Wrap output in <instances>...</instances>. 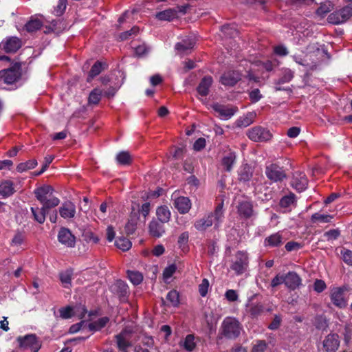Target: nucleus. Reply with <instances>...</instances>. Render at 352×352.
Instances as JSON below:
<instances>
[{"label":"nucleus","mask_w":352,"mask_h":352,"mask_svg":"<svg viewBox=\"0 0 352 352\" xmlns=\"http://www.w3.org/2000/svg\"><path fill=\"white\" fill-rule=\"evenodd\" d=\"M223 206V203L221 202L216 206L213 212L197 219L194 223L195 229L199 232L205 231L212 226L213 223H214V228H219L224 218Z\"/></svg>","instance_id":"f257e3e1"},{"label":"nucleus","mask_w":352,"mask_h":352,"mask_svg":"<svg viewBox=\"0 0 352 352\" xmlns=\"http://www.w3.org/2000/svg\"><path fill=\"white\" fill-rule=\"evenodd\" d=\"M242 327L234 318H226L221 327V335L227 339H235L240 335Z\"/></svg>","instance_id":"f03ea898"},{"label":"nucleus","mask_w":352,"mask_h":352,"mask_svg":"<svg viewBox=\"0 0 352 352\" xmlns=\"http://www.w3.org/2000/svg\"><path fill=\"white\" fill-rule=\"evenodd\" d=\"M249 266V256L247 252L239 250L235 254L230 264V270L236 275L244 274Z\"/></svg>","instance_id":"7ed1b4c3"},{"label":"nucleus","mask_w":352,"mask_h":352,"mask_svg":"<svg viewBox=\"0 0 352 352\" xmlns=\"http://www.w3.org/2000/svg\"><path fill=\"white\" fill-rule=\"evenodd\" d=\"M285 284V286H300L301 278L295 272H289L284 274H277L272 280L271 286H278Z\"/></svg>","instance_id":"20e7f679"},{"label":"nucleus","mask_w":352,"mask_h":352,"mask_svg":"<svg viewBox=\"0 0 352 352\" xmlns=\"http://www.w3.org/2000/svg\"><path fill=\"white\" fill-rule=\"evenodd\" d=\"M21 76V64L15 63L8 69L0 71V78L8 85L16 82Z\"/></svg>","instance_id":"39448f33"},{"label":"nucleus","mask_w":352,"mask_h":352,"mask_svg":"<svg viewBox=\"0 0 352 352\" xmlns=\"http://www.w3.org/2000/svg\"><path fill=\"white\" fill-rule=\"evenodd\" d=\"M247 135L254 142H266L272 137V134L269 129L261 126H254L249 129Z\"/></svg>","instance_id":"423d86ee"},{"label":"nucleus","mask_w":352,"mask_h":352,"mask_svg":"<svg viewBox=\"0 0 352 352\" xmlns=\"http://www.w3.org/2000/svg\"><path fill=\"white\" fill-rule=\"evenodd\" d=\"M352 16V7L346 6L339 10L331 13L327 18L329 23L340 24L346 21Z\"/></svg>","instance_id":"0eeeda50"},{"label":"nucleus","mask_w":352,"mask_h":352,"mask_svg":"<svg viewBox=\"0 0 352 352\" xmlns=\"http://www.w3.org/2000/svg\"><path fill=\"white\" fill-rule=\"evenodd\" d=\"M17 342L20 348L23 349H31L32 352H38L41 348V344L35 334H28L23 337H18Z\"/></svg>","instance_id":"6e6552de"},{"label":"nucleus","mask_w":352,"mask_h":352,"mask_svg":"<svg viewBox=\"0 0 352 352\" xmlns=\"http://www.w3.org/2000/svg\"><path fill=\"white\" fill-rule=\"evenodd\" d=\"M265 175L267 177L273 182H280L287 177L283 167H280L276 164H271L266 166Z\"/></svg>","instance_id":"1a4fd4ad"},{"label":"nucleus","mask_w":352,"mask_h":352,"mask_svg":"<svg viewBox=\"0 0 352 352\" xmlns=\"http://www.w3.org/2000/svg\"><path fill=\"white\" fill-rule=\"evenodd\" d=\"M58 240L61 244L68 248H74L76 245V236L69 229L65 227H62L59 230Z\"/></svg>","instance_id":"9d476101"},{"label":"nucleus","mask_w":352,"mask_h":352,"mask_svg":"<svg viewBox=\"0 0 352 352\" xmlns=\"http://www.w3.org/2000/svg\"><path fill=\"white\" fill-rule=\"evenodd\" d=\"M239 216L242 219H248L254 215L253 204L250 201H241L236 207Z\"/></svg>","instance_id":"9b49d317"},{"label":"nucleus","mask_w":352,"mask_h":352,"mask_svg":"<svg viewBox=\"0 0 352 352\" xmlns=\"http://www.w3.org/2000/svg\"><path fill=\"white\" fill-rule=\"evenodd\" d=\"M241 79V74L237 71H228L222 74L220 82L225 86L233 87Z\"/></svg>","instance_id":"f8f14e48"},{"label":"nucleus","mask_w":352,"mask_h":352,"mask_svg":"<svg viewBox=\"0 0 352 352\" xmlns=\"http://www.w3.org/2000/svg\"><path fill=\"white\" fill-rule=\"evenodd\" d=\"M1 47L6 53H14L21 47V41L16 36H11L1 43Z\"/></svg>","instance_id":"ddd939ff"},{"label":"nucleus","mask_w":352,"mask_h":352,"mask_svg":"<svg viewBox=\"0 0 352 352\" xmlns=\"http://www.w3.org/2000/svg\"><path fill=\"white\" fill-rule=\"evenodd\" d=\"M308 180L304 173L296 171L293 175L292 186L298 192H302L307 188Z\"/></svg>","instance_id":"4468645a"},{"label":"nucleus","mask_w":352,"mask_h":352,"mask_svg":"<svg viewBox=\"0 0 352 352\" xmlns=\"http://www.w3.org/2000/svg\"><path fill=\"white\" fill-rule=\"evenodd\" d=\"M323 347L327 352H336L340 346L339 336L330 333L323 340Z\"/></svg>","instance_id":"2eb2a0df"},{"label":"nucleus","mask_w":352,"mask_h":352,"mask_svg":"<svg viewBox=\"0 0 352 352\" xmlns=\"http://www.w3.org/2000/svg\"><path fill=\"white\" fill-rule=\"evenodd\" d=\"M195 44V39L191 36H186L175 45V50L184 54H188Z\"/></svg>","instance_id":"dca6fc26"},{"label":"nucleus","mask_w":352,"mask_h":352,"mask_svg":"<svg viewBox=\"0 0 352 352\" xmlns=\"http://www.w3.org/2000/svg\"><path fill=\"white\" fill-rule=\"evenodd\" d=\"M284 243L282 234L278 232L267 236L263 241L265 248H278Z\"/></svg>","instance_id":"f3484780"},{"label":"nucleus","mask_w":352,"mask_h":352,"mask_svg":"<svg viewBox=\"0 0 352 352\" xmlns=\"http://www.w3.org/2000/svg\"><path fill=\"white\" fill-rule=\"evenodd\" d=\"M173 205L180 214L188 212L191 208V201L188 197H179L174 200Z\"/></svg>","instance_id":"a211bd4d"},{"label":"nucleus","mask_w":352,"mask_h":352,"mask_svg":"<svg viewBox=\"0 0 352 352\" xmlns=\"http://www.w3.org/2000/svg\"><path fill=\"white\" fill-rule=\"evenodd\" d=\"M148 231L152 236L161 237L165 233L164 223L158 220H152L148 225Z\"/></svg>","instance_id":"6ab92c4d"},{"label":"nucleus","mask_w":352,"mask_h":352,"mask_svg":"<svg viewBox=\"0 0 352 352\" xmlns=\"http://www.w3.org/2000/svg\"><path fill=\"white\" fill-rule=\"evenodd\" d=\"M344 289L343 287H336L331 292V299L332 302L336 307L340 308L346 306V301L343 297Z\"/></svg>","instance_id":"aec40b11"},{"label":"nucleus","mask_w":352,"mask_h":352,"mask_svg":"<svg viewBox=\"0 0 352 352\" xmlns=\"http://www.w3.org/2000/svg\"><path fill=\"white\" fill-rule=\"evenodd\" d=\"M54 192V189L51 186L45 185L36 188L34 190V194L36 199L42 203L48 199Z\"/></svg>","instance_id":"412c9836"},{"label":"nucleus","mask_w":352,"mask_h":352,"mask_svg":"<svg viewBox=\"0 0 352 352\" xmlns=\"http://www.w3.org/2000/svg\"><path fill=\"white\" fill-rule=\"evenodd\" d=\"M59 213L63 219H72L76 214V206L71 201L65 202L59 208Z\"/></svg>","instance_id":"4be33fe9"},{"label":"nucleus","mask_w":352,"mask_h":352,"mask_svg":"<svg viewBox=\"0 0 352 352\" xmlns=\"http://www.w3.org/2000/svg\"><path fill=\"white\" fill-rule=\"evenodd\" d=\"M212 76H206L200 81L197 87V91L201 96H206L209 94V89L212 84Z\"/></svg>","instance_id":"5701e85b"},{"label":"nucleus","mask_w":352,"mask_h":352,"mask_svg":"<svg viewBox=\"0 0 352 352\" xmlns=\"http://www.w3.org/2000/svg\"><path fill=\"white\" fill-rule=\"evenodd\" d=\"M294 77V72L289 68L284 67L280 70V77L274 81L275 85L289 83Z\"/></svg>","instance_id":"b1692460"},{"label":"nucleus","mask_w":352,"mask_h":352,"mask_svg":"<svg viewBox=\"0 0 352 352\" xmlns=\"http://www.w3.org/2000/svg\"><path fill=\"white\" fill-rule=\"evenodd\" d=\"M211 107L214 111L226 119L230 118L236 111V109L228 108L219 103H214Z\"/></svg>","instance_id":"393cba45"},{"label":"nucleus","mask_w":352,"mask_h":352,"mask_svg":"<svg viewBox=\"0 0 352 352\" xmlns=\"http://www.w3.org/2000/svg\"><path fill=\"white\" fill-rule=\"evenodd\" d=\"M236 159L235 152L229 151L226 153L221 160V164L226 171L230 172L232 170V166L236 162Z\"/></svg>","instance_id":"a878e982"},{"label":"nucleus","mask_w":352,"mask_h":352,"mask_svg":"<svg viewBox=\"0 0 352 352\" xmlns=\"http://www.w3.org/2000/svg\"><path fill=\"white\" fill-rule=\"evenodd\" d=\"M138 219L139 215H138V213L135 212H131L128 222L124 227L125 232L128 236L135 233Z\"/></svg>","instance_id":"bb28decb"},{"label":"nucleus","mask_w":352,"mask_h":352,"mask_svg":"<svg viewBox=\"0 0 352 352\" xmlns=\"http://www.w3.org/2000/svg\"><path fill=\"white\" fill-rule=\"evenodd\" d=\"M107 67V65L99 60H97L91 67L88 77L87 79V82H91L96 76L99 75L102 71Z\"/></svg>","instance_id":"cd10ccee"},{"label":"nucleus","mask_w":352,"mask_h":352,"mask_svg":"<svg viewBox=\"0 0 352 352\" xmlns=\"http://www.w3.org/2000/svg\"><path fill=\"white\" fill-rule=\"evenodd\" d=\"M253 175L252 168L248 164H245L242 165L238 171L239 180L243 182H249Z\"/></svg>","instance_id":"c85d7f7f"},{"label":"nucleus","mask_w":352,"mask_h":352,"mask_svg":"<svg viewBox=\"0 0 352 352\" xmlns=\"http://www.w3.org/2000/svg\"><path fill=\"white\" fill-rule=\"evenodd\" d=\"M15 192L14 183L10 180H6L0 184V195L6 198L10 197Z\"/></svg>","instance_id":"c756f323"},{"label":"nucleus","mask_w":352,"mask_h":352,"mask_svg":"<svg viewBox=\"0 0 352 352\" xmlns=\"http://www.w3.org/2000/svg\"><path fill=\"white\" fill-rule=\"evenodd\" d=\"M43 23L41 20L31 16L30 20L25 24L23 30L28 33H34L41 28Z\"/></svg>","instance_id":"7c9ffc66"},{"label":"nucleus","mask_w":352,"mask_h":352,"mask_svg":"<svg viewBox=\"0 0 352 352\" xmlns=\"http://www.w3.org/2000/svg\"><path fill=\"white\" fill-rule=\"evenodd\" d=\"M157 19L160 21H171L176 18V11L173 8H168L163 11L157 12L155 14Z\"/></svg>","instance_id":"2f4dec72"},{"label":"nucleus","mask_w":352,"mask_h":352,"mask_svg":"<svg viewBox=\"0 0 352 352\" xmlns=\"http://www.w3.org/2000/svg\"><path fill=\"white\" fill-rule=\"evenodd\" d=\"M156 215L158 221L165 223L170 221L171 212L167 206H161L157 207Z\"/></svg>","instance_id":"473e14b6"},{"label":"nucleus","mask_w":352,"mask_h":352,"mask_svg":"<svg viewBox=\"0 0 352 352\" xmlns=\"http://www.w3.org/2000/svg\"><path fill=\"white\" fill-rule=\"evenodd\" d=\"M296 203V197L294 193L289 192L288 195L283 196L279 201L280 208L289 209L291 210V206Z\"/></svg>","instance_id":"72a5a7b5"},{"label":"nucleus","mask_w":352,"mask_h":352,"mask_svg":"<svg viewBox=\"0 0 352 352\" xmlns=\"http://www.w3.org/2000/svg\"><path fill=\"white\" fill-rule=\"evenodd\" d=\"M30 210L34 220L40 224H43L45 221L47 213L44 210H42V207H31Z\"/></svg>","instance_id":"f704fd0d"},{"label":"nucleus","mask_w":352,"mask_h":352,"mask_svg":"<svg viewBox=\"0 0 352 352\" xmlns=\"http://www.w3.org/2000/svg\"><path fill=\"white\" fill-rule=\"evenodd\" d=\"M116 161L122 166H129L132 163V157L128 151H121L116 155Z\"/></svg>","instance_id":"c9c22d12"},{"label":"nucleus","mask_w":352,"mask_h":352,"mask_svg":"<svg viewBox=\"0 0 352 352\" xmlns=\"http://www.w3.org/2000/svg\"><path fill=\"white\" fill-rule=\"evenodd\" d=\"M313 323L317 329L321 331H325L329 326L328 321L324 315L316 316Z\"/></svg>","instance_id":"e433bc0d"},{"label":"nucleus","mask_w":352,"mask_h":352,"mask_svg":"<svg viewBox=\"0 0 352 352\" xmlns=\"http://www.w3.org/2000/svg\"><path fill=\"white\" fill-rule=\"evenodd\" d=\"M109 318L108 317H103L101 318H99L98 320L94 321L93 322H91L88 324V328L90 331H99L109 322Z\"/></svg>","instance_id":"4c0bfd02"},{"label":"nucleus","mask_w":352,"mask_h":352,"mask_svg":"<svg viewBox=\"0 0 352 352\" xmlns=\"http://www.w3.org/2000/svg\"><path fill=\"white\" fill-rule=\"evenodd\" d=\"M127 277L133 285H140L143 280V275L138 271H127Z\"/></svg>","instance_id":"58836bf2"},{"label":"nucleus","mask_w":352,"mask_h":352,"mask_svg":"<svg viewBox=\"0 0 352 352\" xmlns=\"http://www.w3.org/2000/svg\"><path fill=\"white\" fill-rule=\"evenodd\" d=\"M38 163L36 160L32 159L25 162H21L16 166V170L19 173H23L28 170L32 169L37 166Z\"/></svg>","instance_id":"ea45409f"},{"label":"nucleus","mask_w":352,"mask_h":352,"mask_svg":"<svg viewBox=\"0 0 352 352\" xmlns=\"http://www.w3.org/2000/svg\"><path fill=\"white\" fill-rule=\"evenodd\" d=\"M59 203L60 199L58 197H52L45 200L41 204L43 205L42 210H44L47 213H48L51 208H55L59 204Z\"/></svg>","instance_id":"a19ab883"},{"label":"nucleus","mask_w":352,"mask_h":352,"mask_svg":"<svg viewBox=\"0 0 352 352\" xmlns=\"http://www.w3.org/2000/svg\"><path fill=\"white\" fill-rule=\"evenodd\" d=\"M255 114L252 112H249L244 117H241L237 120V126L240 127H247L250 125L254 118Z\"/></svg>","instance_id":"79ce46f5"},{"label":"nucleus","mask_w":352,"mask_h":352,"mask_svg":"<svg viewBox=\"0 0 352 352\" xmlns=\"http://www.w3.org/2000/svg\"><path fill=\"white\" fill-rule=\"evenodd\" d=\"M115 338L117 342V346L122 352H126L127 349L131 346V342L129 339L118 336H115Z\"/></svg>","instance_id":"37998d69"},{"label":"nucleus","mask_w":352,"mask_h":352,"mask_svg":"<svg viewBox=\"0 0 352 352\" xmlns=\"http://www.w3.org/2000/svg\"><path fill=\"white\" fill-rule=\"evenodd\" d=\"M333 217L329 214H321L316 212L311 215V220L313 223H329L331 222Z\"/></svg>","instance_id":"c03bdc74"},{"label":"nucleus","mask_w":352,"mask_h":352,"mask_svg":"<svg viewBox=\"0 0 352 352\" xmlns=\"http://www.w3.org/2000/svg\"><path fill=\"white\" fill-rule=\"evenodd\" d=\"M116 246L122 251H127L131 247V242L125 237H119L115 241Z\"/></svg>","instance_id":"a18cd8bd"},{"label":"nucleus","mask_w":352,"mask_h":352,"mask_svg":"<svg viewBox=\"0 0 352 352\" xmlns=\"http://www.w3.org/2000/svg\"><path fill=\"white\" fill-rule=\"evenodd\" d=\"M265 311V307L261 303L253 304L250 308V314L252 318H258Z\"/></svg>","instance_id":"49530a36"},{"label":"nucleus","mask_w":352,"mask_h":352,"mask_svg":"<svg viewBox=\"0 0 352 352\" xmlns=\"http://www.w3.org/2000/svg\"><path fill=\"white\" fill-rule=\"evenodd\" d=\"M102 91L99 89H94L89 94L88 102L89 104H98L101 100Z\"/></svg>","instance_id":"de8ad7c7"},{"label":"nucleus","mask_w":352,"mask_h":352,"mask_svg":"<svg viewBox=\"0 0 352 352\" xmlns=\"http://www.w3.org/2000/svg\"><path fill=\"white\" fill-rule=\"evenodd\" d=\"M177 270V265L175 263L167 266L163 271V279L166 283H168V280L170 278Z\"/></svg>","instance_id":"09e8293b"},{"label":"nucleus","mask_w":352,"mask_h":352,"mask_svg":"<svg viewBox=\"0 0 352 352\" xmlns=\"http://www.w3.org/2000/svg\"><path fill=\"white\" fill-rule=\"evenodd\" d=\"M332 8L333 7L330 2L321 3V5L316 10V14L320 17H324L327 13L331 12Z\"/></svg>","instance_id":"8fccbe9b"},{"label":"nucleus","mask_w":352,"mask_h":352,"mask_svg":"<svg viewBox=\"0 0 352 352\" xmlns=\"http://www.w3.org/2000/svg\"><path fill=\"white\" fill-rule=\"evenodd\" d=\"M72 275L73 270L72 269H67L66 270L61 272L59 274L61 283L63 284H70Z\"/></svg>","instance_id":"3c124183"},{"label":"nucleus","mask_w":352,"mask_h":352,"mask_svg":"<svg viewBox=\"0 0 352 352\" xmlns=\"http://www.w3.org/2000/svg\"><path fill=\"white\" fill-rule=\"evenodd\" d=\"M179 293L175 289L170 291L166 296V299L171 303L173 306H177L179 304Z\"/></svg>","instance_id":"603ef678"},{"label":"nucleus","mask_w":352,"mask_h":352,"mask_svg":"<svg viewBox=\"0 0 352 352\" xmlns=\"http://www.w3.org/2000/svg\"><path fill=\"white\" fill-rule=\"evenodd\" d=\"M189 239V233L186 231L182 232L178 237L177 243L180 248L184 250L187 248V244Z\"/></svg>","instance_id":"864d4df0"},{"label":"nucleus","mask_w":352,"mask_h":352,"mask_svg":"<svg viewBox=\"0 0 352 352\" xmlns=\"http://www.w3.org/2000/svg\"><path fill=\"white\" fill-rule=\"evenodd\" d=\"M343 261L348 265H352V250L343 248L340 251Z\"/></svg>","instance_id":"5fc2aeb1"},{"label":"nucleus","mask_w":352,"mask_h":352,"mask_svg":"<svg viewBox=\"0 0 352 352\" xmlns=\"http://www.w3.org/2000/svg\"><path fill=\"white\" fill-rule=\"evenodd\" d=\"M140 29L138 26H133L130 30L122 32L120 35L121 41H125L129 39L133 35H137L139 32Z\"/></svg>","instance_id":"6e6d98bb"},{"label":"nucleus","mask_w":352,"mask_h":352,"mask_svg":"<svg viewBox=\"0 0 352 352\" xmlns=\"http://www.w3.org/2000/svg\"><path fill=\"white\" fill-rule=\"evenodd\" d=\"M67 0H58V5L54 8V13L56 16L62 15L67 7Z\"/></svg>","instance_id":"4d7b16f0"},{"label":"nucleus","mask_w":352,"mask_h":352,"mask_svg":"<svg viewBox=\"0 0 352 352\" xmlns=\"http://www.w3.org/2000/svg\"><path fill=\"white\" fill-rule=\"evenodd\" d=\"M111 292L116 294L120 300L124 301L128 294L126 287H111Z\"/></svg>","instance_id":"13d9d810"},{"label":"nucleus","mask_w":352,"mask_h":352,"mask_svg":"<svg viewBox=\"0 0 352 352\" xmlns=\"http://www.w3.org/2000/svg\"><path fill=\"white\" fill-rule=\"evenodd\" d=\"M54 159V155H50L45 156V158H44V163H43V164L42 166V168H41V170H39L38 172L36 173L35 175H40L42 173H43L47 170V168H48L50 164L52 162Z\"/></svg>","instance_id":"bf43d9fd"},{"label":"nucleus","mask_w":352,"mask_h":352,"mask_svg":"<svg viewBox=\"0 0 352 352\" xmlns=\"http://www.w3.org/2000/svg\"><path fill=\"white\" fill-rule=\"evenodd\" d=\"M195 344L194 342V336L192 335H188L186 337L184 347L188 351H191L194 349Z\"/></svg>","instance_id":"052dcab7"},{"label":"nucleus","mask_w":352,"mask_h":352,"mask_svg":"<svg viewBox=\"0 0 352 352\" xmlns=\"http://www.w3.org/2000/svg\"><path fill=\"white\" fill-rule=\"evenodd\" d=\"M340 232L338 229H332L324 233V236L326 237L327 241H333L338 238Z\"/></svg>","instance_id":"680f3d73"},{"label":"nucleus","mask_w":352,"mask_h":352,"mask_svg":"<svg viewBox=\"0 0 352 352\" xmlns=\"http://www.w3.org/2000/svg\"><path fill=\"white\" fill-rule=\"evenodd\" d=\"M274 53L278 56H286L289 54L287 48L283 45H278L274 47Z\"/></svg>","instance_id":"e2e57ef3"},{"label":"nucleus","mask_w":352,"mask_h":352,"mask_svg":"<svg viewBox=\"0 0 352 352\" xmlns=\"http://www.w3.org/2000/svg\"><path fill=\"white\" fill-rule=\"evenodd\" d=\"M267 346V344L265 340H257L252 347V352H265Z\"/></svg>","instance_id":"0e129e2a"},{"label":"nucleus","mask_w":352,"mask_h":352,"mask_svg":"<svg viewBox=\"0 0 352 352\" xmlns=\"http://www.w3.org/2000/svg\"><path fill=\"white\" fill-rule=\"evenodd\" d=\"M249 98L252 103H256L262 98V95L260 90L256 88L249 93Z\"/></svg>","instance_id":"69168bd1"},{"label":"nucleus","mask_w":352,"mask_h":352,"mask_svg":"<svg viewBox=\"0 0 352 352\" xmlns=\"http://www.w3.org/2000/svg\"><path fill=\"white\" fill-rule=\"evenodd\" d=\"M24 241V235L21 232H17L11 241L12 246H19L21 245Z\"/></svg>","instance_id":"338daca9"},{"label":"nucleus","mask_w":352,"mask_h":352,"mask_svg":"<svg viewBox=\"0 0 352 352\" xmlns=\"http://www.w3.org/2000/svg\"><path fill=\"white\" fill-rule=\"evenodd\" d=\"M302 247L301 243L293 241L287 242L285 245V248L287 252L297 251L302 248Z\"/></svg>","instance_id":"774afa93"}]
</instances>
